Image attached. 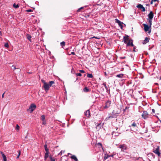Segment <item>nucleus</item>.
Listing matches in <instances>:
<instances>
[{"label":"nucleus","instance_id":"c756f323","mask_svg":"<svg viewBox=\"0 0 161 161\" xmlns=\"http://www.w3.org/2000/svg\"><path fill=\"white\" fill-rule=\"evenodd\" d=\"M103 85L104 86L106 89H107L108 88V87L106 86V82L103 83Z\"/></svg>","mask_w":161,"mask_h":161},{"label":"nucleus","instance_id":"603ef678","mask_svg":"<svg viewBox=\"0 0 161 161\" xmlns=\"http://www.w3.org/2000/svg\"><path fill=\"white\" fill-rule=\"evenodd\" d=\"M153 1H152V0H151V2H150V4H153Z\"/></svg>","mask_w":161,"mask_h":161},{"label":"nucleus","instance_id":"680f3d73","mask_svg":"<svg viewBox=\"0 0 161 161\" xmlns=\"http://www.w3.org/2000/svg\"><path fill=\"white\" fill-rule=\"evenodd\" d=\"M159 80H161V76L160 77Z\"/></svg>","mask_w":161,"mask_h":161},{"label":"nucleus","instance_id":"f257e3e1","mask_svg":"<svg viewBox=\"0 0 161 161\" xmlns=\"http://www.w3.org/2000/svg\"><path fill=\"white\" fill-rule=\"evenodd\" d=\"M41 81L43 83V87L46 92L49 90L51 86L54 83V82L53 81H49L48 83L46 82L45 81L43 80H42Z\"/></svg>","mask_w":161,"mask_h":161},{"label":"nucleus","instance_id":"4468645a","mask_svg":"<svg viewBox=\"0 0 161 161\" xmlns=\"http://www.w3.org/2000/svg\"><path fill=\"white\" fill-rule=\"evenodd\" d=\"M149 39L147 37L145 38V39L142 42V43L143 44H145L149 42Z\"/></svg>","mask_w":161,"mask_h":161},{"label":"nucleus","instance_id":"9d476101","mask_svg":"<svg viewBox=\"0 0 161 161\" xmlns=\"http://www.w3.org/2000/svg\"><path fill=\"white\" fill-rule=\"evenodd\" d=\"M136 7L138 8L142 9V11L143 12H144L145 11V8L141 4H138Z\"/></svg>","mask_w":161,"mask_h":161},{"label":"nucleus","instance_id":"052dcab7","mask_svg":"<svg viewBox=\"0 0 161 161\" xmlns=\"http://www.w3.org/2000/svg\"><path fill=\"white\" fill-rule=\"evenodd\" d=\"M152 1H153L154 2H155L157 1V0H152Z\"/></svg>","mask_w":161,"mask_h":161},{"label":"nucleus","instance_id":"37998d69","mask_svg":"<svg viewBox=\"0 0 161 161\" xmlns=\"http://www.w3.org/2000/svg\"><path fill=\"white\" fill-rule=\"evenodd\" d=\"M133 47V51L134 52H136V51L135 50V49H136V47L135 46H134Z\"/></svg>","mask_w":161,"mask_h":161},{"label":"nucleus","instance_id":"aec40b11","mask_svg":"<svg viewBox=\"0 0 161 161\" xmlns=\"http://www.w3.org/2000/svg\"><path fill=\"white\" fill-rule=\"evenodd\" d=\"M87 77L88 78H92L93 77V75L92 74H87Z\"/></svg>","mask_w":161,"mask_h":161},{"label":"nucleus","instance_id":"7ed1b4c3","mask_svg":"<svg viewBox=\"0 0 161 161\" xmlns=\"http://www.w3.org/2000/svg\"><path fill=\"white\" fill-rule=\"evenodd\" d=\"M149 115V114L146 111H144L142 114V118L144 119H146L148 118Z\"/></svg>","mask_w":161,"mask_h":161},{"label":"nucleus","instance_id":"09e8293b","mask_svg":"<svg viewBox=\"0 0 161 161\" xmlns=\"http://www.w3.org/2000/svg\"><path fill=\"white\" fill-rule=\"evenodd\" d=\"M62 151H61L60 152V153H59V154L61 155H62Z\"/></svg>","mask_w":161,"mask_h":161},{"label":"nucleus","instance_id":"49530a36","mask_svg":"<svg viewBox=\"0 0 161 161\" xmlns=\"http://www.w3.org/2000/svg\"><path fill=\"white\" fill-rule=\"evenodd\" d=\"M152 112H153V113H155V109H152Z\"/></svg>","mask_w":161,"mask_h":161},{"label":"nucleus","instance_id":"6e6552de","mask_svg":"<svg viewBox=\"0 0 161 161\" xmlns=\"http://www.w3.org/2000/svg\"><path fill=\"white\" fill-rule=\"evenodd\" d=\"M133 41L132 40H129L128 42H127V46H131L132 47H134V44L133 43Z\"/></svg>","mask_w":161,"mask_h":161},{"label":"nucleus","instance_id":"4be33fe9","mask_svg":"<svg viewBox=\"0 0 161 161\" xmlns=\"http://www.w3.org/2000/svg\"><path fill=\"white\" fill-rule=\"evenodd\" d=\"M83 91L85 92H88V91H89V90L88 88H87V87H85L84 89H83Z\"/></svg>","mask_w":161,"mask_h":161},{"label":"nucleus","instance_id":"bb28decb","mask_svg":"<svg viewBox=\"0 0 161 161\" xmlns=\"http://www.w3.org/2000/svg\"><path fill=\"white\" fill-rule=\"evenodd\" d=\"M123 76V75L122 74H119V75H116V76L119 78H122Z\"/></svg>","mask_w":161,"mask_h":161},{"label":"nucleus","instance_id":"c03bdc74","mask_svg":"<svg viewBox=\"0 0 161 161\" xmlns=\"http://www.w3.org/2000/svg\"><path fill=\"white\" fill-rule=\"evenodd\" d=\"M106 92L108 93H109V90L108 89V88L107 89H106Z\"/></svg>","mask_w":161,"mask_h":161},{"label":"nucleus","instance_id":"7c9ffc66","mask_svg":"<svg viewBox=\"0 0 161 161\" xmlns=\"http://www.w3.org/2000/svg\"><path fill=\"white\" fill-rule=\"evenodd\" d=\"M80 7V8H79L77 10V12H80V10L83 9L84 7Z\"/></svg>","mask_w":161,"mask_h":161},{"label":"nucleus","instance_id":"5701e85b","mask_svg":"<svg viewBox=\"0 0 161 161\" xmlns=\"http://www.w3.org/2000/svg\"><path fill=\"white\" fill-rule=\"evenodd\" d=\"M44 147L45 148V150L46 151V152H49L48 151V149L47 147V144H45L44 146Z\"/></svg>","mask_w":161,"mask_h":161},{"label":"nucleus","instance_id":"2f4dec72","mask_svg":"<svg viewBox=\"0 0 161 161\" xmlns=\"http://www.w3.org/2000/svg\"><path fill=\"white\" fill-rule=\"evenodd\" d=\"M114 118V116H109L107 118H106V119L108 120V119H109L110 118Z\"/></svg>","mask_w":161,"mask_h":161},{"label":"nucleus","instance_id":"0e129e2a","mask_svg":"<svg viewBox=\"0 0 161 161\" xmlns=\"http://www.w3.org/2000/svg\"><path fill=\"white\" fill-rule=\"evenodd\" d=\"M69 154L71 155V154L69 153Z\"/></svg>","mask_w":161,"mask_h":161},{"label":"nucleus","instance_id":"f03ea898","mask_svg":"<svg viewBox=\"0 0 161 161\" xmlns=\"http://www.w3.org/2000/svg\"><path fill=\"white\" fill-rule=\"evenodd\" d=\"M153 152L158 157L160 156L161 153L159 147L158 146H157V148L155 149H153Z\"/></svg>","mask_w":161,"mask_h":161},{"label":"nucleus","instance_id":"dca6fc26","mask_svg":"<svg viewBox=\"0 0 161 161\" xmlns=\"http://www.w3.org/2000/svg\"><path fill=\"white\" fill-rule=\"evenodd\" d=\"M119 133L118 132H115V131H113L112 133V135L113 136H118L119 135Z\"/></svg>","mask_w":161,"mask_h":161},{"label":"nucleus","instance_id":"a18cd8bd","mask_svg":"<svg viewBox=\"0 0 161 161\" xmlns=\"http://www.w3.org/2000/svg\"><path fill=\"white\" fill-rule=\"evenodd\" d=\"M71 54H72L73 55H75V53L74 52H72L71 53Z\"/></svg>","mask_w":161,"mask_h":161},{"label":"nucleus","instance_id":"e433bc0d","mask_svg":"<svg viewBox=\"0 0 161 161\" xmlns=\"http://www.w3.org/2000/svg\"><path fill=\"white\" fill-rule=\"evenodd\" d=\"M19 125H16V129L17 130H19Z\"/></svg>","mask_w":161,"mask_h":161},{"label":"nucleus","instance_id":"20e7f679","mask_svg":"<svg viewBox=\"0 0 161 161\" xmlns=\"http://www.w3.org/2000/svg\"><path fill=\"white\" fill-rule=\"evenodd\" d=\"M119 148L121 149V151L124 152L127 149V147L125 145L121 144L119 146Z\"/></svg>","mask_w":161,"mask_h":161},{"label":"nucleus","instance_id":"ea45409f","mask_svg":"<svg viewBox=\"0 0 161 161\" xmlns=\"http://www.w3.org/2000/svg\"><path fill=\"white\" fill-rule=\"evenodd\" d=\"M129 108V107H126L124 109V112H125V111H126V110L128 108Z\"/></svg>","mask_w":161,"mask_h":161},{"label":"nucleus","instance_id":"a211bd4d","mask_svg":"<svg viewBox=\"0 0 161 161\" xmlns=\"http://www.w3.org/2000/svg\"><path fill=\"white\" fill-rule=\"evenodd\" d=\"M71 158L73 159H74L75 161H78V159L74 155H72L71 157Z\"/></svg>","mask_w":161,"mask_h":161},{"label":"nucleus","instance_id":"423d86ee","mask_svg":"<svg viewBox=\"0 0 161 161\" xmlns=\"http://www.w3.org/2000/svg\"><path fill=\"white\" fill-rule=\"evenodd\" d=\"M36 106L35 104L34 103H32L30 105L29 109L30 110V112H32L36 108Z\"/></svg>","mask_w":161,"mask_h":161},{"label":"nucleus","instance_id":"774afa93","mask_svg":"<svg viewBox=\"0 0 161 161\" xmlns=\"http://www.w3.org/2000/svg\"><path fill=\"white\" fill-rule=\"evenodd\" d=\"M114 155H112V156L113 157V156H114Z\"/></svg>","mask_w":161,"mask_h":161},{"label":"nucleus","instance_id":"5fc2aeb1","mask_svg":"<svg viewBox=\"0 0 161 161\" xmlns=\"http://www.w3.org/2000/svg\"><path fill=\"white\" fill-rule=\"evenodd\" d=\"M93 38H96V39H98V38L97 37H95V36H94L93 37Z\"/></svg>","mask_w":161,"mask_h":161},{"label":"nucleus","instance_id":"6ab92c4d","mask_svg":"<svg viewBox=\"0 0 161 161\" xmlns=\"http://www.w3.org/2000/svg\"><path fill=\"white\" fill-rule=\"evenodd\" d=\"M26 37H27V39L30 41L31 42V36L29 34H27L26 35Z\"/></svg>","mask_w":161,"mask_h":161},{"label":"nucleus","instance_id":"9b49d317","mask_svg":"<svg viewBox=\"0 0 161 161\" xmlns=\"http://www.w3.org/2000/svg\"><path fill=\"white\" fill-rule=\"evenodd\" d=\"M143 25L144 27V30L145 31V32L148 31L149 28L148 25L144 24H143Z\"/></svg>","mask_w":161,"mask_h":161},{"label":"nucleus","instance_id":"ddd939ff","mask_svg":"<svg viewBox=\"0 0 161 161\" xmlns=\"http://www.w3.org/2000/svg\"><path fill=\"white\" fill-rule=\"evenodd\" d=\"M85 115L87 118H88L90 117V113L89 110H88L85 112Z\"/></svg>","mask_w":161,"mask_h":161},{"label":"nucleus","instance_id":"338daca9","mask_svg":"<svg viewBox=\"0 0 161 161\" xmlns=\"http://www.w3.org/2000/svg\"><path fill=\"white\" fill-rule=\"evenodd\" d=\"M100 145L102 146V144L101 143L100 144Z\"/></svg>","mask_w":161,"mask_h":161},{"label":"nucleus","instance_id":"c9c22d12","mask_svg":"<svg viewBox=\"0 0 161 161\" xmlns=\"http://www.w3.org/2000/svg\"><path fill=\"white\" fill-rule=\"evenodd\" d=\"M42 121V125H45L46 124V122L45 119L43 121Z\"/></svg>","mask_w":161,"mask_h":161},{"label":"nucleus","instance_id":"4d7b16f0","mask_svg":"<svg viewBox=\"0 0 161 161\" xmlns=\"http://www.w3.org/2000/svg\"><path fill=\"white\" fill-rule=\"evenodd\" d=\"M131 82H128V84H131Z\"/></svg>","mask_w":161,"mask_h":161},{"label":"nucleus","instance_id":"58836bf2","mask_svg":"<svg viewBox=\"0 0 161 161\" xmlns=\"http://www.w3.org/2000/svg\"><path fill=\"white\" fill-rule=\"evenodd\" d=\"M79 71L81 73H85V71L83 70H80Z\"/></svg>","mask_w":161,"mask_h":161},{"label":"nucleus","instance_id":"1a4fd4ad","mask_svg":"<svg viewBox=\"0 0 161 161\" xmlns=\"http://www.w3.org/2000/svg\"><path fill=\"white\" fill-rule=\"evenodd\" d=\"M153 14L152 11H151L148 14V19H153Z\"/></svg>","mask_w":161,"mask_h":161},{"label":"nucleus","instance_id":"a878e982","mask_svg":"<svg viewBox=\"0 0 161 161\" xmlns=\"http://www.w3.org/2000/svg\"><path fill=\"white\" fill-rule=\"evenodd\" d=\"M152 19H148V22L149 24V27H151L152 25Z\"/></svg>","mask_w":161,"mask_h":161},{"label":"nucleus","instance_id":"864d4df0","mask_svg":"<svg viewBox=\"0 0 161 161\" xmlns=\"http://www.w3.org/2000/svg\"><path fill=\"white\" fill-rule=\"evenodd\" d=\"M108 156H107V157H104L105 159H107V158H108Z\"/></svg>","mask_w":161,"mask_h":161},{"label":"nucleus","instance_id":"69168bd1","mask_svg":"<svg viewBox=\"0 0 161 161\" xmlns=\"http://www.w3.org/2000/svg\"><path fill=\"white\" fill-rule=\"evenodd\" d=\"M78 80V78H77L76 79V80Z\"/></svg>","mask_w":161,"mask_h":161},{"label":"nucleus","instance_id":"2eb2a0df","mask_svg":"<svg viewBox=\"0 0 161 161\" xmlns=\"http://www.w3.org/2000/svg\"><path fill=\"white\" fill-rule=\"evenodd\" d=\"M132 124L131 125L129 126V127H136L137 126L136 123H135L133 120L131 121Z\"/></svg>","mask_w":161,"mask_h":161},{"label":"nucleus","instance_id":"473e14b6","mask_svg":"<svg viewBox=\"0 0 161 161\" xmlns=\"http://www.w3.org/2000/svg\"><path fill=\"white\" fill-rule=\"evenodd\" d=\"M4 46L6 47H9L8 44V43H5L4 44Z\"/></svg>","mask_w":161,"mask_h":161},{"label":"nucleus","instance_id":"a19ab883","mask_svg":"<svg viewBox=\"0 0 161 161\" xmlns=\"http://www.w3.org/2000/svg\"><path fill=\"white\" fill-rule=\"evenodd\" d=\"M32 11V10L31 9H28L26 10V11L28 12H31Z\"/></svg>","mask_w":161,"mask_h":161},{"label":"nucleus","instance_id":"e2e57ef3","mask_svg":"<svg viewBox=\"0 0 161 161\" xmlns=\"http://www.w3.org/2000/svg\"><path fill=\"white\" fill-rule=\"evenodd\" d=\"M146 5L147 6V5H149V4H146Z\"/></svg>","mask_w":161,"mask_h":161},{"label":"nucleus","instance_id":"13d9d810","mask_svg":"<svg viewBox=\"0 0 161 161\" xmlns=\"http://www.w3.org/2000/svg\"><path fill=\"white\" fill-rule=\"evenodd\" d=\"M1 153L2 154V155L3 154V152H2V151L1 152Z\"/></svg>","mask_w":161,"mask_h":161},{"label":"nucleus","instance_id":"f3484780","mask_svg":"<svg viewBox=\"0 0 161 161\" xmlns=\"http://www.w3.org/2000/svg\"><path fill=\"white\" fill-rule=\"evenodd\" d=\"M49 152H46L45 154L44 160L46 161L49 156Z\"/></svg>","mask_w":161,"mask_h":161},{"label":"nucleus","instance_id":"bf43d9fd","mask_svg":"<svg viewBox=\"0 0 161 161\" xmlns=\"http://www.w3.org/2000/svg\"><path fill=\"white\" fill-rule=\"evenodd\" d=\"M155 84L157 85H158V83H155Z\"/></svg>","mask_w":161,"mask_h":161},{"label":"nucleus","instance_id":"79ce46f5","mask_svg":"<svg viewBox=\"0 0 161 161\" xmlns=\"http://www.w3.org/2000/svg\"><path fill=\"white\" fill-rule=\"evenodd\" d=\"M12 67H13L14 68L13 70H14L16 69V68L15 66L14 65H13Z\"/></svg>","mask_w":161,"mask_h":161},{"label":"nucleus","instance_id":"393cba45","mask_svg":"<svg viewBox=\"0 0 161 161\" xmlns=\"http://www.w3.org/2000/svg\"><path fill=\"white\" fill-rule=\"evenodd\" d=\"M65 42H61L60 43V45L63 47L65 45Z\"/></svg>","mask_w":161,"mask_h":161},{"label":"nucleus","instance_id":"3c124183","mask_svg":"<svg viewBox=\"0 0 161 161\" xmlns=\"http://www.w3.org/2000/svg\"><path fill=\"white\" fill-rule=\"evenodd\" d=\"M4 93H5V92H4V93L2 94V98H3V97H4Z\"/></svg>","mask_w":161,"mask_h":161},{"label":"nucleus","instance_id":"8fccbe9b","mask_svg":"<svg viewBox=\"0 0 161 161\" xmlns=\"http://www.w3.org/2000/svg\"><path fill=\"white\" fill-rule=\"evenodd\" d=\"M104 75H105V76H107V73H106V72H104Z\"/></svg>","mask_w":161,"mask_h":161},{"label":"nucleus","instance_id":"b1692460","mask_svg":"<svg viewBox=\"0 0 161 161\" xmlns=\"http://www.w3.org/2000/svg\"><path fill=\"white\" fill-rule=\"evenodd\" d=\"M2 157L3 158L4 161H7L6 157L4 154H3L2 155Z\"/></svg>","mask_w":161,"mask_h":161},{"label":"nucleus","instance_id":"6e6d98bb","mask_svg":"<svg viewBox=\"0 0 161 161\" xmlns=\"http://www.w3.org/2000/svg\"><path fill=\"white\" fill-rule=\"evenodd\" d=\"M2 32H1V31H0V36H2Z\"/></svg>","mask_w":161,"mask_h":161},{"label":"nucleus","instance_id":"72a5a7b5","mask_svg":"<svg viewBox=\"0 0 161 161\" xmlns=\"http://www.w3.org/2000/svg\"><path fill=\"white\" fill-rule=\"evenodd\" d=\"M18 155L17 156V158H19V156H20V150H18Z\"/></svg>","mask_w":161,"mask_h":161},{"label":"nucleus","instance_id":"4c0bfd02","mask_svg":"<svg viewBox=\"0 0 161 161\" xmlns=\"http://www.w3.org/2000/svg\"><path fill=\"white\" fill-rule=\"evenodd\" d=\"M101 123H99L97 124V125H96V128L97 129H98L99 126L100 125Z\"/></svg>","mask_w":161,"mask_h":161},{"label":"nucleus","instance_id":"39448f33","mask_svg":"<svg viewBox=\"0 0 161 161\" xmlns=\"http://www.w3.org/2000/svg\"><path fill=\"white\" fill-rule=\"evenodd\" d=\"M115 23L118 24L119 26L120 27L121 29H122L123 24V22H121L117 19H115Z\"/></svg>","mask_w":161,"mask_h":161},{"label":"nucleus","instance_id":"cd10ccee","mask_svg":"<svg viewBox=\"0 0 161 161\" xmlns=\"http://www.w3.org/2000/svg\"><path fill=\"white\" fill-rule=\"evenodd\" d=\"M50 161H55V159L53 158L51 156H49Z\"/></svg>","mask_w":161,"mask_h":161},{"label":"nucleus","instance_id":"412c9836","mask_svg":"<svg viewBox=\"0 0 161 161\" xmlns=\"http://www.w3.org/2000/svg\"><path fill=\"white\" fill-rule=\"evenodd\" d=\"M13 6L15 8H17L19 7V5L18 4H16L15 3L13 4Z\"/></svg>","mask_w":161,"mask_h":161},{"label":"nucleus","instance_id":"0eeeda50","mask_svg":"<svg viewBox=\"0 0 161 161\" xmlns=\"http://www.w3.org/2000/svg\"><path fill=\"white\" fill-rule=\"evenodd\" d=\"M111 101L110 100H108L105 103V105L104 107V108H109L110 105Z\"/></svg>","mask_w":161,"mask_h":161},{"label":"nucleus","instance_id":"f8f14e48","mask_svg":"<svg viewBox=\"0 0 161 161\" xmlns=\"http://www.w3.org/2000/svg\"><path fill=\"white\" fill-rule=\"evenodd\" d=\"M129 36H124L123 41L124 43L126 44L127 43V41H129Z\"/></svg>","mask_w":161,"mask_h":161},{"label":"nucleus","instance_id":"c85d7f7f","mask_svg":"<svg viewBox=\"0 0 161 161\" xmlns=\"http://www.w3.org/2000/svg\"><path fill=\"white\" fill-rule=\"evenodd\" d=\"M41 119L42 121H43L45 119V116L43 115L41 116Z\"/></svg>","mask_w":161,"mask_h":161},{"label":"nucleus","instance_id":"de8ad7c7","mask_svg":"<svg viewBox=\"0 0 161 161\" xmlns=\"http://www.w3.org/2000/svg\"><path fill=\"white\" fill-rule=\"evenodd\" d=\"M120 58L121 59H125L126 58V57L124 56V57H121Z\"/></svg>","mask_w":161,"mask_h":161},{"label":"nucleus","instance_id":"f704fd0d","mask_svg":"<svg viewBox=\"0 0 161 161\" xmlns=\"http://www.w3.org/2000/svg\"><path fill=\"white\" fill-rule=\"evenodd\" d=\"M76 76H82V75L81 73H76L75 74Z\"/></svg>","mask_w":161,"mask_h":161}]
</instances>
